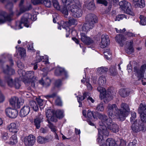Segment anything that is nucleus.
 Returning <instances> with one entry per match:
<instances>
[{"instance_id":"nucleus-1","label":"nucleus","mask_w":146,"mask_h":146,"mask_svg":"<svg viewBox=\"0 0 146 146\" xmlns=\"http://www.w3.org/2000/svg\"><path fill=\"white\" fill-rule=\"evenodd\" d=\"M98 116L100 120L99 122L100 126L98 129L99 134L105 136V137L108 136L109 132L107 128L113 133H116L119 131L118 127L117 125L112 122L111 117L108 118L107 116L104 114L99 113Z\"/></svg>"},{"instance_id":"nucleus-2","label":"nucleus","mask_w":146,"mask_h":146,"mask_svg":"<svg viewBox=\"0 0 146 146\" xmlns=\"http://www.w3.org/2000/svg\"><path fill=\"white\" fill-rule=\"evenodd\" d=\"M121 109H119L115 104H108L107 107V112L110 117L114 119L117 118L120 120H123L130 111L129 106L122 103L120 105Z\"/></svg>"},{"instance_id":"nucleus-3","label":"nucleus","mask_w":146,"mask_h":146,"mask_svg":"<svg viewBox=\"0 0 146 146\" xmlns=\"http://www.w3.org/2000/svg\"><path fill=\"white\" fill-rule=\"evenodd\" d=\"M62 2L68 6V9L71 14L74 17H79L82 14L81 3L78 0H62Z\"/></svg>"},{"instance_id":"nucleus-4","label":"nucleus","mask_w":146,"mask_h":146,"mask_svg":"<svg viewBox=\"0 0 146 146\" xmlns=\"http://www.w3.org/2000/svg\"><path fill=\"white\" fill-rule=\"evenodd\" d=\"M134 71L139 80H141L142 84L146 85V64L142 65L140 67L135 66Z\"/></svg>"},{"instance_id":"nucleus-5","label":"nucleus","mask_w":146,"mask_h":146,"mask_svg":"<svg viewBox=\"0 0 146 146\" xmlns=\"http://www.w3.org/2000/svg\"><path fill=\"white\" fill-rule=\"evenodd\" d=\"M116 42L121 46L126 43L127 46H129L128 48L126 50V52L129 54L133 52V49L132 47L133 42L129 41H126L127 40V36H125L122 35L118 34L117 35L115 38Z\"/></svg>"},{"instance_id":"nucleus-6","label":"nucleus","mask_w":146,"mask_h":146,"mask_svg":"<svg viewBox=\"0 0 146 146\" xmlns=\"http://www.w3.org/2000/svg\"><path fill=\"white\" fill-rule=\"evenodd\" d=\"M5 0H0V1L3 3ZM13 3L11 2H7L6 6L7 8H11L10 10V13L7 15L6 13L3 11L0 13V24H1L4 23L6 21H9L11 20V17L13 15L11 8L13 7Z\"/></svg>"},{"instance_id":"nucleus-7","label":"nucleus","mask_w":146,"mask_h":146,"mask_svg":"<svg viewBox=\"0 0 146 146\" xmlns=\"http://www.w3.org/2000/svg\"><path fill=\"white\" fill-rule=\"evenodd\" d=\"M53 110H48L46 112V117L48 119L51 121H56L55 116L58 118H62L64 117V111L63 110H58L55 112Z\"/></svg>"},{"instance_id":"nucleus-8","label":"nucleus","mask_w":146,"mask_h":146,"mask_svg":"<svg viewBox=\"0 0 146 146\" xmlns=\"http://www.w3.org/2000/svg\"><path fill=\"white\" fill-rule=\"evenodd\" d=\"M31 18V20L34 21L36 20V18H34L31 17V15L28 13H26L24 14L23 17L21 18V21L18 22L16 23V25L18 29H20L23 28V26H25L27 27H29L28 25L29 19Z\"/></svg>"},{"instance_id":"nucleus-9","label":"nucleus","mask_w":146,"mask_h":146,"mask_svg":"<svg viewBox=\"0 0 146 146\" xmlns=\"http://www.w3.org/2000/svg\"><path fill=\"white\" fill-rule=\"evenodd\" d=\"M104 135L99 134L97 139L98 141L101 146H117L115 141L111 138H108L104 143Z\"/></svg>"},{"instance_id":"nucleus-10","label":"nucleus","mask_w":146,"mask_h":146,"mask_svg":"<svg viewBox=\"0 0 146 146\" xmlns=\"http://www.w3.org/2000/svg\"><path fill=\"white\" fill-rule=\"evenodd\" d=\"M25 77L26 78L24 81L25 83L31 82L32 86L34 87L37 81L36 77L35 76L34 72L31 71H27Z\"/></svg>"},{"instance_id":"nucleus-11","label":"nucleus","mask_w":146,"mask_h":146,"mask_svg":"<svg viewBox=\"0 0 146 146\" xmlns=\"http://www.w3.org/2000/svg\"><path fill=\"white\" fill-rule=\"evenodd\" d=\"M131 123V128L133 132L137 133L141 131H145L146 130V127L140 121L136 120L135 122Z\"/></svg>"},{"instance_id":"nucleus-12","label":"nucleus","mask_w":146,"mask_h":146,"mask_svg":"<svg viewBox=\"0 0 146 146\" xmlns=\"http://www.w3.org/2000/svg\"><path fill=\"white\" fill-rule=\"evenodd\" d=\"M121 8L124 12L131 16L134 15V13L131 10L130 4L126 1H123L119 3Z\"/></svg>"},{"instance_id":"nucleus-13","label":"nucleus","mask_w":146,"mask_h":146,"mask_svg":"<svg viewBox=\"0 0 146 146\" xmlns=\"http://www.w3.org/2000/svg\"><path fill=\"white\" fill-rule=\"evenodd\" d=\"M52 2L54 7L57 10H60L63 14L65 15V17L68 15V11L71 12V11L68 9L67 7L68 6L66 5V4H65V5L61 8L57 0H53Z\"/></svg>"},{"instance_id":"nucleus-14","label":"nucleus","mask_w":146,"mask_h":146,"mask_svg":"<svg viewBox=\"0 0 146 146\" xmlns=\"http://www.w3.org/2000/svg\"><path fill=\"white\" fill-rule=\"evenodd\" d=\"M5 78L7 82L8 85L10 86L14 87L16 89H19L20 87V81L17 78L13 80V79L9 76H5Z\"/></svg>"},{"instance_id":"nucleus-15","label":"nucleus","mask_w":146,"mask_h":146,"mask_svg":"<svg viewBox=\"0 0 146 146\" xmlns=\"http://www.w3.org/2000/svg\"><path fill=\"white\" fill-rule=\"evenodd\" d=\"M138 112L140 114L141 121L146 123V105L141 104L139 107Z\"/></svg>"},{"instance_id":"nucleus-16","label":"nucleus","mask_w":146,"mask_h":146,"mask_svg":"<svg viewBox=\"0 0 146 146\" xmlns=\"http://www.w3.org/2000/svg\"><path fill=\"white\" fill-rule=\"evenodd\" d=\"M35 140V137L30 135L24 138L23 142L26 146H32L34 144Z\"/></svg>"},{"instance_id":"nucleus-17","label":"nucleus","mask_w":146,"mask_h":146,"mask_svg":"<svg viewBox=\"0 0 146 146\" xmlns=\"http://www.w3.org/2000/svg\"><path fill=\"white\" fill-rule=\"evenodd\" d=\"M77 22V21L75 19L72 18L69 20L68 22H64V21H62L61 23V26L63 28L66 29V30L69 31L70 29L68 27L72 25L76 24Z\"/></svg>"},{"instance_id":"nucleus-18","label":"nucleus","mask_w":146,"mask_h":146,"mask_svg":"<svg viewBox=\"0 0 146 146\" xmlns=\"http://www.w3.org/2000/svg\"><path fill=\"white\" fill-rule=\"evenodd\" d=\"M53 137L51 135L46 136L44 137L41 136L38 137L37 139V142L40 144H44L52 141Z\"/></svg>"},{"instance_id":"nucleus-19","label":"nucleus","mask_w":146,"mask_h":146,"mask_svg":"<svg viewBox=\"0 0 146 146\" xmlns=\"http://www.w3.org/2000/svg\"><path fill=\"white\" fill-rule=\"evenodd\" d=\"M97 90L100 92V97L101 100L105 98L108 100L110 99V95L107 94L104 88L99 86L97 88Z\"/></svg>"},{"instance_id":"nucleus-20","label":"nucleus","mask_w":146,"mask_h":146,"mask_svg":"<svg viewBox=\"0 0 146 146\" xmlns=\"http://www.w3.org/2000/svg\"><path fill=\"white\" fill-rule=\"evenodd\" d=\"M5 113L8 117L12 118H16L18 114L17 110L14 109H12L11 108H7L5 110Z\"/></svg>"},{"instance_id":"nucleus-21","label":"nucleus","mask_w":146,"mask_h":146,"mask_svg":"<svg viewBox=\"0 0 146 146\" xmlns=\"http://www.w3.org/2000/svg\"><path fill=\"white\" fill-rule=\"evenodd\" d=\"M10 104L14 108H19L23 102H20L18 98L14 97L12 98L9 100Z\"/></svg>"},{"instance_id":"nucleus-22","label":"nucleus","mask_w":146,"mask_h":146,"mask_svg":"<svg viewBox=\"0 0 146 146\" xmlns=\"http://www.w3.org/2000/svg\"><path fill=\"white\" fill-rule=\"evenodd\" d=\"M85 19L86 22L94 25L97 22V17L93 14L90 13L87 15L85 17Z\"/></svg>"},{"instance_id":"nucleus-23","label":"nucleus","mask_w":146,"mask_h":146,"mask_svg":"<svg viewBox=\"0 0 146 146\" xmlns=\"http://www.w3.org/2000/svg\"><path fill=\"white\" fill-rule=\"evenodd\" d=\"M81 40L84 44L87 45H90L94 42L92 39L86 36L84 33H80Z\"/></svg>"},{"instance_id":"nucleus-24","label":"nucleus","mask_w":146,"mask_h":146,"mask_svg":"<svg viewBox=\"0 0 146 146\" xmlns=\"http://www.w3.org/2000/svg\"><path fill=\"white\" fill-rule=\"evenodd\" d=\"M110 44V40L108 36L102 35L101 36V42L100 47L102 48H104Z\"/></svg>"},{"instance_id":"nucleus-25","label":"nucleus","mask_w":146,"mask_h":146,"mask_svg":"<svg viewBox=\"0 0 146 146\" xmlns=\"http://www.w3.org/2000/svg\"><path fill=\"white\" fill-rule=\"evenodd\" d=\"M30 107L26 105L23 106L21 109L20 115L22 117H24L27 115L30 111Z\"/></svg>"},{"instance_id":"nucleus-26","label":"nucleus","mask_w":146,"mask_h":146,"mask_svg":"<svg viewBox=\"0 0 146 146\" xmlns=\"http://www.w3.org/2000/svg\"><path fill=\"white\" fill-rule=\"evenodd\" d=\"M86 23L82 27V30L85 32H87L90 29H92L94 27V25L90 23L86 22Z\"/></svg>"},{"instance_id":"nucleus-27","label":"nucleus","mask_w":146,"mask_h":146,"mask_svg":"<svg viewBox=\"0 0 146 146\" xmlns=\"http://www.w3.org/2000/svg\"><path fill=\"white\" fill-rule=\"evenodd\" d=\"M7 129L9 131L16 133L18 131V127L15 123H12L9 125L7 127Z\"/></svg>"},{"instance_id":"nucleus-28","label":"nucleus","mask_w":146,"mask_h":146,"mask_svg":"<svg viewBox=\"0 0 146 146\" xmlns=\"http://www.w3.org/2000/svg\"><path fill=\"white\" fill-rule=\"evenodd\" d=\"M42 116L40 115L37 116L34 119V122L35 125L37 129H39L40 127V123L42 121Z\"/></svg>"},{"instance_id":"nucleus-29","label":"nucleus","mask_w":146,"mask_h":146,"mask_svg":"<svg viewBox=\"0 0 146 146\" xmlns=\"http://www.w3.org/2000/svg\"><path fill=\"white\" fill-rule=\"evenodd\" d=\"M133 1L136 7L142 8L145 5L144 0H133Z\"/></svg>"},{"instance_id":"nucleus-30","label":"nucleus","mask_w":146,"mask_h":146,"mask_svg":"<svg viewBox=\"0 0 146 146\" xmlns=\"http://www.w3.org/2000/svg\"><path fill=\"white\" fill-rule=\"evenodd\" d=\"M24 0H21L19 4V6L20 7V12L19 13L18 15H19L21 13L23 12L26 11H28L32 8V6L31 5H29L28 7L27 8L22 7V5L24 2Z\"/></svg>"},{"instance_id":"nucleus-31","label":"nucleus","mask_w":146,"mask_h":146,"mask_svg":"<svg viewBox=\"0 0 146 146\" xmlns=\"http://www.w3.org/2000/svg\"><path fill=\"white\" fill-rule=\"evenodd\" d=\"M85 5L89 10H93L94 8L95 5L93 2V0H89L86 1L85 2Z\"/></svg>"},{"instance_id":"nucleus-32","label":"nucleus","mask_w":146,"mask_h":146,"mask_svg":"<svg viewBox=\"0 0 146 146\" xmlns=\"http://www.w3.org/2000/svg\"><path fill=\"white\" fill-rule=\"evenodd\" d=\"M119 92L121 96L125 97L129 95V91L128 88H122L120 90Z\"/></svg>"},{"instance_id":"nucleus-33","label":"nucleus","mask_w":146,"mask_h":146,"mask_svg":"<svg viewBox=\"0 0 146 146\" xmlns=\"http://www.w3.org/2000/svg\"><path fill=\"white\" fill-rule=\"evenodd\" d=\"M50 80L48 78H46L44 81H43L42 80H40L38 81L39 83L45 87L49 86L50 83Z\"/></svg>"},{"instance_id":"nucleus-34","label":"nucleus","mask_w":146,"mask_h":146,"mask_svg":"<svg viewBox=\"0 0 146 146\" xmlns=\"http://www.w3.org/2000/svg\"><path fill=\"white\" fill-rule=\"evenodd\" d=\"M45 58L46 59V60L44 64H46L48 63V58L47 56H41L39 55H37L36 58V62L37 63L40 62L41 61L42 59H44Z\"/></svg>"},{"instance_id":"nucleus-35","label":"nucleus","mask_w":146,"mask_h":146,"mask_svg":"<svg viewBox=\"0 0 146 146\" xmlns=\"http://www.w3.org/2000/svg\"><path fill=\"white\" fill-rule=\"evenodd\" d=\"M106 79L105 76H100L98 80V82L100 86L104 85L106 83Z\"/></svg>"},{"instance_id":"nucleus-36","label":"nucleus","mask_w":146,"mask_h":146,"mask_svg":"<svg viewBox=\"0 0 146 146\" xmlns=\"http://www.w3.org/2000/svg\"><path fill=\"white\" fill-rule=\"evenodd\" d=\"M7 70L4 71V72L7 75H11L15 73V71L14 70L11 68L9 67L8 65H7Z\"/></svg>"},{"instance_id":"nucleus-37","label":"nucleus","mask_w":146,"mask_h":146,"mask_svg":"<svg viewBox=\"0 0 146 146\" xmlns=\"http://www.w3.org/2000/svg\"><path fill=\"white\" fill-rule=\"evenodd\" d=\"M104 54L105 58L107 59L111 58V53L110 52L109 49H106L104 50Z\"/></svg>"},{"instance_id":"nucleus-38","label":"nucleus","mask_w":146,"mask_h":146,"mask_svg":"<svg viewBox=\"0 0 146 146\" xmlns=\"http://www.w3.org/2000/svg\"><path fill=\"white\" fill-rule=\"evenodd\" d=\"M30 104L31 108L35 111H36L38 110V106L35 102L32 101L30 102Z\"/></svg>"},{"instance_id":"nucleus-39","label":"nucleus","mask_w":146,"mask_h":146,"mask_svg":"<svg viewBox=\"0 0 146 146\" xmlns=\"http://www.w3.org/2000/svg\"><path fill=\"white\" fill-rule=\"evenodd\" d=\"M49 119H48L47 120L48 124V126L51 129V131L53 132H56V131H57L56 127L53 125L52 123H51L49 121Z\"/></svg>"},{"instance_id":"nucleus-40","label":"nucleus","mask_w":146,"mask_h":146,"mask_svg":"<svg viewBox=\"0 0 146 146\" xmlns=\"http://www.w3.org/2000/svg\"><path fill=\"white\" fill-rule=\"evenodd\" d=\"M17 142L16 135L14 134L12 136L10 139V144L13 145Z\"/></svg>"},{"instance_id":"nucleus-41","label":"nucleus","mask_w":146,"mask_h":146,"mask_svg":"<svg viewBox=\"0 0 146 146\" xmlns=\"http://www.w3.org/2000/svg\"><path fill=\"white\" fill-rule=\"evenodd\" d=\"M41 4H44L47 7H49L51 5V3L49 0H41Z\"/></svg>"},{"instance_id":"nucleus-42","label":"nucleus","mask_w":146,"mask_h":146,"mask_svg":"<svg viewBox=\"0 0 146 146\" xmlns=\"http://www.w3.org/2000/svg\"><path fill=\"white\" fill-rule=\"evenodd\" d=\"M18 50L21 57H24L26 56V51L25 49L20 48Z\"/></svg>"},{"instance_id":"nucleus-43","label":"nucleus","mask_w":146,"mask_h":146,"mask_svg":"<svg viewBox=\"0 0 146 146\" xmlns=\"http://www.w3.org/2000/svg\"><path fill=\"white\" fill-rule=\"evenodd\" d=\"M64 71V70L63 68L60 67H58L56 70L55 74L56 75L58 76L60 75Z\"/></svg>"},{"instance_id":"nucleus-44","label":"nucleus","mask_w":146,"mask_h":146,"mask_svg":"<svg viewBox=\"0 0 146 146\" xmlns=\"http://www.w3.org/2000/svg\"><path fill=\"white\" fill-rule=\"evenodd\" d=\"M97 71L98 72L102 74L103 73L107 72L108 71V69L107 68H106L105 67H101L98 68Z\"/></svg>"},{"instance_id":"nucleus-45","label":"nucleus","mask_w":146,"mask_h":146,"mask_svg":"<svg viewBox=\"0 0 146 146\" xmlns=\"http://www.w3.org/2000/svg\"><path fill=\"white\" fill-rule=\"evenodd\" d=\"M139 18L140 20V24L143 25H146V17L143 15H141Z\"/></svg>"},{"instance_id":"nucleus-46","label":"nucleus","mask_w":146,"mask_h":146,"mask_svg":"<svg viewBox=\"0 0 146 146\" xmlns=\"http://www.w3.org/2000/svg\"><path fill=\"white\" fill-rule=\"evenodd\" d=\"M88 95H87V92H85L84 93L83 96H78L77 98L78 102H80L84 100L86 98H87Z\"/></svg>"},{"instance_id":"nucleus-47","label":"nucleus","mask_w":146,"mask_h":146,"mask_svg":"<svg viewBox=\"0 0 146 146\" xmlns=\"http://www.w3.org/2000/svg\"><path fill=\"white\" fill-rule=\"evenodd\" d=\"M96 110L100 111H102L104 110V107L102 103H101L97 105Z\"/></svg>"},{"instance_id":"nucleus-48","label":"nucleus","mask_w":146,"mask_h":146,"mask_svg":"<svg viewBox=\"0 0 146 146\" xmlns=\"http://www.w3.org/2000/svg\"><path fill=\"white\" fill-rule=\"evenodd\" d=\"M136 117V113L134 112H132L131 113V117L130 118V121L131 123L136 121V120L135 119V118Z\"/></svg>"},{"instance_id":"nucleus-49","label":"nucleus","mask_w":146,"mask_h":146,"mask_svg":"<svg viewBox=\"0 0 146 146\" xmlns=\"http://www.w3.org/2000/svg\"><path fill=\"white\" fill-rule=\"evenodd\" d=\"M125 18L127 19L126 16L124 14H121L119 15L116 17L115 19V21H120V20L122 19L123 18Z\"/></svg>"},{"instance_id":"nucleus-50","label":"nucleus","mask_w":146,"mask_h":146,"mask_svg":"<svg viewBox=\"0 0 146 146\" xmlns=\"http://www.w3.org/2000/svg\"><path fill=\"white\" fill-rule=\"evenodd\" d=\"M36 99L38 104L41 110H42L43 108H41L40 107L42 106L43 105V100L40 98H36Z\"/></svg>"},{"instance_id":"nucleus-51","label":"nucleus","mask_w":146,"mask_h":146,"mask_svg":"<svg viewBox=\"0 0 146 146\" xmlns=\"http://www.w3.org/2000/svg\"><path fill=\"white\" fill-rule=\"evenodd\" d=\"M97 3L100 4H102L105 6L108 5V2L106 0H97Z\"/></svg>"},{"instance_id":"nucleus-52","label":"nucleus","mask_w":146,"mask_h":146,"mask_svg":"<svg viewBox=\"0 0 146 146\" xmlns=\"http://www.w3.org/2000/svg\"><path fill=\"white\" fill-rule=\"evenodd\" d=\"M86 117L90 119H92V117H94L93 111H92L90 110H88V111Z\"/></svg>"},{"instance_id":"nucleus-53","label":"nucleus","mask_w":146,"mask_h":146,"mask_svg":"<svg viewBox=\"0 0 146 146\" xmlns=\"http://www.w3.org/2000/svg\"><path fill=\"white\" fill-rule=\"evenodd\" d=\"M87 95H88L87 98H86L87 99V100L88 102H91L92 103H93L94 102V100L92 99V97L90 96V93L88 92H87Z\"/></svg>"},{"instance_id":"nucleus-54","label":"nucleus","mask_w":146,"mask_h":146,"mask_svg":"<svg viewBox=\"0 0 146 146\" xmlns=\"http://www.w3.org/2000/svg\"><path fill=\"white\" fill-rule=\"evenodd\" d=\"M56 104L59 106H61L62 105V102L60 99L59 98H58L55 101Z\"/></svg>"},{"instance_id":"nucleus-55","label":"nucleus","mask_w":146,"mask_h":146,"mask_svg":"<svg viewBox=\"0 0 146 146\" xmlns=\"http://www.w3.org/2000/svg\"><path fill=\"white\" fill-rule=\"evenodd\" d=\"M62 85L61 81L60 80H57L56 81L55 83V86L58 87Z\"/></svg>"},{"instance_id":"nucleus-56","label":"nucleus","mask_w":146,"mask_h":146,"mask_svg":"<svg viewBox=\"0 0 146 146\" xmlns=\"http://www.w3.org/2000/svg\"><path fill=\"white\" fill-rule=\"evenodd\" d=\"M9 137L8 133H3L2 135V138L4 140H6Z\"/></svg>"},{"instance_id":"nucleus-57","label":"nucleus","mask_w":146,"mask_h":146,"mask_svg":"<svg viewBox=\"0 0 146 146\" xmlns=\"http://www.w3.org/2000/svg\"><path fill=\"white\" fill-rule=\"evenodd\" d=\"M56 96V94L55 93H53L52 94H50L46 95L45 96V97L47 98L48 99L50 98H53L55 97Z\"/></svg>"},{"instance_id":"nucleus-58","label":"nucleus","mask_w":146,"mask_h":146,"mask_svg":"<svg viewBox=\"0 0 146 146\" xmlns=\"http://www.w3.org/2000/svg\"><path fill=\"white\" fill-rule=\"evenodd\" d=\"M40 132L41 133L45 134L48 132V130L47 128H41L40 129Z\"/></svg>"},{"instance_id":"nucleus-59","label":"nucleus","mask_w":146,"mask_h":146,"mask_svg":"<svg viewBox=\"0 0 146 146\" xmlns=\"http://www.w3.org/2000/svg\"><path fill=\"white\" fill-rule=\"evenodd\" d=\"M41 0H31L32 2L34 4L36 5L39 3H41Z\"/></svg>"},{"instance_id":"nucleus-60","label":"nucleus","mask_w":146,"mask_h":146,"mask_svg":"<svg viewBox=\"0 0 146 146\" xmlns=\"http://www.w3.org/2000/svg\"><path fill=\"white\" fill-rule=\"evenodd\" d=\"M110 72L111 74L113 76H115L117 74V72L115 69H114L113 70L110 69Z\"/></svg>"},{"instance_id":"nucleus-61","label":"nucleus","mask_w":146,"mask_h":146,"mask_svg":"<svg viewBox=\"0 0 146 146\" xmlns=\"http://www.w3.org/2000/svg\"><path fill=\"white\" fill-rule=\"evenodd\" d=\"M135 34L131 33L128 32L126 34V36L128 37H133L135 36Z\"/></svg>"},{"instance_id":"nucleus-62","label":"nucleus","mask_w":146,"mask_h":146,"mask_svg":"<svg viewBox=\"0 0 146 146\" xmlns=\"http://www.w3.org/2000/svg\"><path fill=\"white\" fill-rule=\"evenodd\" d=\"M86 85L88 89L89 90H91L92 89V87L91 85L88 82H86Z\"/></svg>"},{"instance_id":"nucleus-63","label":"nucleus","mask_w":146,"mask_h":146,"mask_svg":"<svg viewBox=\"0 0 146 146\" xmlns=\"http://www.w3.org/2000/svg\"><path fill=\"white\" fill-rule=\"evenodd\" d=\"M120 144L122 146H126V143L123 139H121L120 140Z\"/></svg>"},{"instance_id":"nucleus-64","label":"nucleus","mask_w":146,"mask_h":146,"mask_svg":"<svg viewBox=\"0 0 146 146\" xmlns=\"http://www.w3.org/2000/svg\"><path fill=\"white\" fill-rule=\"evenodd\" d=\"M37 62H33V69L35 70H36L37 68Z\"/></svg>"}]
</instances>
